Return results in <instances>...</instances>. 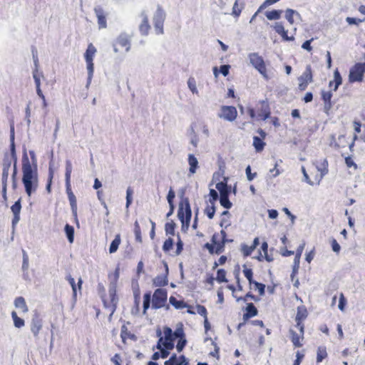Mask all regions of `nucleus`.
<instances>
[{
	"mask_svg": "<svg viewBox=\"0 0 365 365\" xmlns=\"http://www.w3.org/2000/svg\"><path fill=\"white\" fill-rule=\"evenodd\" d=\"M30 155L33 159V163L30 162L26 152L24 153L21 160V181L25 189V192L29 197H31L38 187V173L37 165L35 162V155L33 151H30Z\"/></svg>",
	"mask_w": 365,
	"mask_h": 365,
	"instance_id": "nucleus-1",
	"label": "nucleus"
},
{
	"mask_svg": "<svg viewBox=\"0 0 365 365\" xmlns=\"http://www.w3.org/2000/svg\"><path fill=\"white\" fill-rule=\"evenodd\" d=\"M243 274L248 280L250 291L244 296L237 298V302L242 301L247 302L248 299H252L255 302L260 300V297L265 294V284L258 282L253 279L254 272L252 269L248 267L246 264L242 266Z\"/></svg>",
	"mask_w": 365,
	"mask_h": 365,
	"instance_id": "nucleus-2",
	"label": "nucleus"
},
{
	"mask_svg": "<svg viewBox=\"0 0 365 365\" xmlns=\"http://www.w3.org/2000/svg\"><path fill=\"white\" fill-rule=\"evenodd\" d=\"M328 161L326 158L316 160L309 170V173L306 171L305 168L302 166V171L305 181L310 185H319L323 178L328 173Z\"/></svg>",
	"mask_w": 365,
	"mask_h": 365,
	"instance_id": "nucleus-3",
	"label": "nucleus"
},
{
	"mask_svg": "<svg viewBox=\"0 0 365 365\" xmlns=\"http://www.w3.org/2000/svg\"><path fill=\"white\" fill-rule=\"evenodd\" d=\"M120 277V268L118 267L114 272L108 273V277L110 281L108 294L102 295V301L105 308L110 312V316H112L115 312L118 298L116 294V285Z\"/></svg>",
	"mask_w": 365,
	"mask_h": 365,
	"instance_id": "nucleus-4",
	"label": "nucleus"
},
{
	"mask_svg": "<svg viewBox=\"0 0 365 365\" xmlns=\"http://www.w3.org/2000/svg\"><path fill=\"white\" fill-rule=\"evenodd\" d=\"M308 317V311L305 306H299L297 307V314L295 317V328L299 330L296 332L294 329H289L290 339L294 347H302L303 344L302 341L304 339V321Z\"/></svg>",
	"mask_w": 365,
	"mask_h": 365,
	"instance_id": "nucleus-5",
	"label": "nucleus"
},
{
	"mask_svg": "<svg viewBox=\"0 0 365 365\" xmlns=\"http://www.w3.org/2000/svg\"><path fill=\"white\" fill-rule=\"evenodd\" d=\"M233 240L227 237V233L225 230H221L220 232H215L211 239V243H206L205 247L210 254L220 255L225 251V245L227 242H232Z\"/></svg>",
	"mask_w": 365,
	"mask_h": 365,
	"instance_id": "nucleus-6",
	"label": "nucleus"
},
{
	"mask_svg": "<svg viewBox=\"0 0 365 365\" xmlns=\"http://www.w3.org/2000/svg\"><path fill=\"white\" fill-rule=\"evenodd\" d=\"M163 334L161 336V331H157V335L159 336L156 349L162 347L166 348L167 349H173L175 346L174 342L177 337L182 336V329H177L174 332L172 329L168 327L163 328Z\"/></svg>",
	"mask_w": 365,
	"mask_h": 365,
	"instance_id": "nucleus-7",
	"label": "nucleus"
},
{
	"mask_svg": "<svg viewBox=\"0 0 365 365\" xmlns=\"http://www.w3.org/2000/svg\"><path fill=\"white\" fill-rule=\"evenodd\" d=\"M72 173V164L70 160L66 161V193L70 202L71 208L73 216L77 218V200L75 195L73 194L71 187V176Z\"/></svg>",
	"mask_w": 365,
	"mask_h": 365,
	"instance_id": "nucleus-8",
	"label": "nucleus"
},
{
	"mask_svg": "<svg viewBox=\"0 0 365 365\" xmlns=\"http://www.w3.org/2000/svg\"><path fill=\"white\" fill-rule=\"evenodd\" d=\"M247 113L252 119L257 118L259 120H265L270 118L271 108L267 99L259 101L257 104L256 110L253 108H248Z\"/></svg>",
	"mask_w": 365,
	"mask_h": 365,
	"instance_id": "nucleus-9",
	"label": "nucleus"
},
{
	"mask_svg": "<svg viewBox=\"0 0 365 365\" xmlns=\"http://www.w3.org/2000/svg\"><path fill=\"white\" fill-rule=\"evenodd\" d=\"M365 73V62L356 63L349 70L348 80L350 83L364 81Z\"/></svg>",
	"mask_w": 365,
	"mask_h": 365,
	"instance_id": "nucleus-10",
	"label": "nucleus"
},
{
	"mask_svg": "<svg viewBox=\"0 0 365 365\" xmlns=\"http://www.w3.org/2000/svg\"><path fill=\"white\" fill-rule=\"evenodd\" d=\"M168 300V291L163 288L156 289L152 295V308L158 309L164 307Z\"/></svg>",
	"mask_w": 365,
	"mask_h": 365,
	"instance_id": "nucleus-11",
	"label": "nucleus"
},
{
	"mask_svg": "<svg viewBox=\"0 0 365 365\" xmlns=\"http://www.w3.org/2000/svg\"><path fill=\"white\" fill-rule=\"evenodd\" d=\"M249 58L255 68L257 70L264 78L267 79V71L263 58L257 53H252L249 55Z\"/></svg>",
	"mask_w": 365,
	"mask_h": 365,
	"instance_id": "nucleus-12",
	"label": "nucleus"
},
{
	"mask_svg": "<svg viewBox=\"0 0 365 365\" xmlns=\"http://www.w3.org/2000/svg\"><path fill=\"white\" fill-rule=\"evenodd\" d=\"M130 39L128 34H120L113 43V49L115 53L124 51L128 52L130 49Z\"/></svg>",
	"mask_w": 365,
	"mask_h": 365,
	"instance_id": "nucleus-13",
	"label": "nucleus"
},
{
	"mask_svg": "<svg viewBox=\"0 0 365 365\" xmlns=\"http://www.w3.org/2000/svg\"><path fill=\"white\" fill-rule=\"evenodd\" d=\"M298 88L300 91H305L308 85L313 82V71L311 65H307L302 74L298 77Z\"/></svg>",
	"mask_w": 365,
	"mask_h": 365,
	"instance_id": "nucleus-14",
	"label": "nucleus"
},
{
	"mask_svg": "<svg viewBox=\"0 0 365 365\" xmlns=\"http://www.w3.org/2000/svg\"><path fill=\"white\" fill-rule=\"evenodd\" d=\"M96 53V48L95 46L92 43H89L84 54L85 60L87 64L89 81L92 78L93 75L94 65L93 61Z\"/></svg>",
	"mask_w": 365,
	"mask_h": 365,
	"instance_id": "nucleus-15",
	"label": "nucleus"
},
{
	"mask_svg": "<svg viewBox=\"0 0 365 365\" xmlns=\"http://www.w3.org/2000/svg\"><path fill=\"white\" fill-rule=\"evenodd\" d=\"M165 19V13L162 7L158 6L155 14L153 16V23L154 27L155 30V33L158 35L163 34V25Z\"/></svg>",
	"mask_w": 365,
	"mask_h": 365,
	"instance_id": "nucleus-16",
	"label": "nucleus"
},
{
	"mask_svg": "<svg viewBox=\"0 0 365 365\" xmlns=\"http://www.w3.org/2000/svg\"><path fill=\"white\" fill-rule=\"evenodd\" d=\"M192 212L187 199L181 202L178 212V216L182 223H188L190 220Z\"/></svg>",
	"mask_w": 365,
	"mask_h": 365,
	"instance_id": "nucleus-17",
	"label": "nucleus"
},
{
	"mask_svg": "<svg viewBox=\"0 0 365 365\" xmlns=\"http://www.w3.org/2000/svg\"><path fill=\"white\" fill-rule=\"evenodd\" d=\"M218 116L227 121H234L237 116V110L232 106H222L220 108V113Z\"/></svg>",
	"mask_w": 365,
	"mask_h": 365,
	"instance_id": "nucleus-18",
	"label": "nucleus"
},
{
	"mask_svg": "<svg viewBox=\"0 0 365 365\" xmlns=\"http://www.w3.org/2000/svg\"><path fill=\"white\" fill-rule=\"evenodd\" d=\"M43 320L38 312H35L31 322V331L35 337H37L42 329Z\"/></svg>",
	"mask_w": 365,
	"mask_h": 365,
	"instance_id": "nucleus-19",
	"label": "nucleus"
},
{
	"mask_svg": "<svg viewBox=\"0 0 365 365\" xmlns=\"http://www.w3.org/2000/svg\"><path fill=\"white\" fill-rule=\"evenodd\" d=\"M240 267L239 265H237V267H235V269H234L233 271V274H234V277H235V279L236 280V287L234 286L233 284H228L227 286V288L230 290L232 292V295L233 297L237 299V298L238 297L235 296L234 294L235 292L238 290V291H242L243 289V287L240 282Z\"/></svg>",
	"mask_w": 365,
	"mask_h": 365,
	"instance_id": "nucleus-20",
	"label": "nucleus"
},
{
	"mask_svg": "<svg viewBox=\"0 0 365 365\" xmlns=\"http://www.w3.org/2000/svg\"><path fill=\"white\" fill-rule=\"evenodd\" d=\"M257 133L259 134L260 137L254 136L253 146L255 147L257 152H261L263 150L266 145L264 142V140L266 138V133L262 128H259L257 130Z\"/></svg>",
	"mask_w": 365,
	"mask_h": 365,
	"instance_id": "nucleus-21",
	"label": "nucleus"
},
{
	"mask_svg": "<svg viewBox=\"0 0 365 365\" xmlns=\"http://www.w3.org/2000/svg\"><path fill=\"white\" fill-rule=\"evenodd\" d=\"M14 135H15L14 125V123H12V124H11V126H10V140H11L10 150H11V158L14 160L13 178H14L16 175V149H15V143H14Z\"/></svg>",
	"mask_w": 365,
	"mask_h": 365,
	"instance_id": "nucleus-22",
	"label": "nucleus"
},
{
	"mask_svg": "<svg viewBox=\"0 0 365 365\" xmlns=\"http://www.w3.org/2000/svg\"><path fill=\"white\" fill-rule=\"evenodd\" d=\"M94 12L97 17L99 29L107 28V14L103 10V9L101 6H96L94 8Z\"/></svg>",
	"mask_w": 365,
	"mask_h": 365,
	"instance_id": "nucleus-23",
	"label": "nucleus"
},
{
	"mask_svg": "<svg viewBox=\"0 0 365 365\" xmlns=\"http://www.w3.org/2000/svg\"><path fill=\"white\" fill-rule=\"evenodd\" d=\"M257 259L259 261L266 260L268 262H271L274 260L273 256L268 254V244L267 242L262 243Z\"/></svg>",
	"mask_w": 365,
	"mask_h": 365,
	"instance_id": "nucleus-24",
	"label": "nucleus"
},
{
	"mask_svg": "<svg viewBox=\"0 0 365 365\" xmlns=\"http://www.w3.org/2000/svg\"><path fill=\"white\" fill-rule=\"evenodd\" d=\"M257 314L258 310L257 307L254 305V304L248 303L246 307L243 309V320L246 322L249 320L250 318L257 316Z\"/></svg>",
	"mask_w": 365,
	"mask_h": 365,
	"instance_id": "nucleus-25",
	"label": "nucleus"
},
{
	"mask_svg": "<svg viewBox=\"0 0 365 365\" xmlns=\"http://www.w3.org/2000/svg\"><path fill=\"white\" fill-rule=\"evenodd\" d=\"M140 16L143 20L141 24L139 25V31L143 36H147L150 30L148 16L145 11L141 12Z\"/></svg>",
	"mask_w": 365,
	"mask_h": 365,
	"instance_id": "nucleus-26",
	"label": "nucleus"
},
{
	"mask_svg": "<svg viewBox=\"0 0 365 365\" xmlns=\"http://www.w3.org/2000/svg\"><path fill=\"white\" fill-rule=\"evenodd\" d=\"M259 243V237H255L251 245L242 244L241 245V252L244 257H248L252 255L253 251L256 249Z\"/></svg>",
	"mask_w": 365,
	"mask_h": 365,
	"instance_id": "nucleus-27",
	"label": "nucleus"
},
{
	"mask_svg": "<svg viewBox=\"0 0 365 365\" xmlns=\"http://www.w3.org/2000/svg\"><path fill=\"white\" fill-rule=\"evenodd\" d=\"M332 93L330 91H322L321 92L322 100L324 103V110H326L327 113H328V111L332 107Z\"/></svg>",
	"mask_w": 365,
	"mask_h": 365,
	"instance_id": "nucleus-28",
	"label": "nucleus"
},
{
	"mask_svg": "<svg viewBox=\"0 0 365 365\" xmlns=\"http://www.w3.org/2000/svg\"><path fill=\"white\" fill-rule=\"evenodd\" d=\"M274 31L281 36L284 41H294V36H289L287 31L284 29L283 24L281 22H277L274 26Z\"/></svg>",
	"mask_w": 365,
	"mask_h": 365,
	"instance_id": "nucleus-29",
	"label": "nucleus"
},
{
	"mask_svg": "<svg viewBox=\"0 0 365 365\" xmlns=\"http://www.w3.org/2000/svg\"><path fill=\"white\" fill-rule=\"evenodd\" d=\"M14 304L15 307L19 309L22 313H27L29 312V307L23 297H16L14 299Z\"/></svg>",
	"mask_w": 365,
	"mask_h": 365,
	"instance_id": "nucleus-30",
	"label": "nucleus"
},
{
	"mask_svg": "<svg viewBox=\"0 0 365 365\" xmlns=\"http://www.w3.org/2000/svg\"><path fill=\"white\" fill-rule=\"evenodd\" d=\"M170 304L173 306L176 309H182L189 307V305L183 300H178L176 297L170 296L169 298Z\"/></svg>",
	"mask_w": 365,
	"mask_h": 365,
	"instance_id": "nucleus-31",
	"label": "nucleus"
},
{
	"mask_svg": "<svg viewBox=\"0 0 365 365\" xmlns=\"http://www.w3.org/2000/svg\"><path fill=\"white\" fill-rule=\"evenodd\" d=\"M33 77L34 79V82L36 84V93L37 95L41 98V100H44V95L41 89V80L40 76L38 73V70L36 69L33 73Z\"/></svg>",
	"mask_w": 365,
	"mask_h": 365,
	"instance_id": "nucleus-32",
	"label": "nucleus"
},
{
	"mask_svg": "<svg viewBox=\"0 0 365 365\" xmlns=\"http://www.w3.org/2000/svg\"><path fill=\"white\" fill-rule=\"evenodd\" d=\"M334 83H336V86H334V91H336L339 86L342 83V78L341 76V74L338 70V68H336L334 72V81H331L329 83V86L330 88H332L333 87V85H334Z\"/></svg>",
	"mask_w": 365,
	"mask_h": 365,
	"instance_id": "nucleus-33",
	"label": "nucleus"
},
{
	"mask_svg": "<svg viewBox=\"0 0 365 365\" xmlns=\"http://www.w3.org/2000/svg\"><path fill=\"white\" fill-rule=\"evenodd\" d=\"M188 163L190 165L189 172L190 174H194L198 168V160L193 154H189Z\"/></svg>",
	"mask_w": 365,
	"mask_h": 365,
	"instance_id": "nucleus-34",
	"label": "nucleus"
},
{
	"mask_svg": "<svg viewBox=\"0 0 365 365\" xmlns=\"http://www.w3.org/2000/svg\"><path fill=\"white\" fill-rule=\"evenodd\" d=\"M153 283L155 287H162L168 284V279L165 275L160 274L153 279Z\"/></svg>",
	"mask_w": 365,
	"mask_h": 365,
	"instance_id": "nucleus-35",
	"label": "nucleus"
},
{
	"mask_svg": "<svg viewBox=\"0 0 365 365\" xmlns=\"http://www.w3.org/2000/svg\"><path fill=\"white\" fill-rule=\"evenodd\" d=\"M151 292H147L143 294V314L146 315L148 309L150 307Z\"/></svg>",
	"mask_w": 365,
	"mask_h": 365,
	"instance_id": "nucleus-36",
	"label": "nucleus"
},
{
	"mask_svg": "<svg viewBox=\"0 0 365 365\" xmlns=\"http://www.w3.org/2000/svg\"><path fill=\"white\" fill-rule=\"evenodd\" d=\"M120 337L123 342H125L128 339H135V335L128 330L126 325L123 324L120 329Z\"/></svg>",
	"mask_w": 365,
	"mask_h": 365,
	"instance_id": "nucleus-37",
	"label": "nucleus"
},
{
	"mask_svg": "<svg viewBox=\"0 0 365 365\" xmlns=\"http://www.w3.org/2000/svg\"><path fill=\"white\" fill-rule=\"evenodd\" d=\"M120 243H121L120 235V234H117L115 236L114 240L110 243V247H109V252L110 253L115 252L118 250V247L120 245Z\"/></svg>",
	"mask_w": 365,
	"mask_h": 365,
	"instance_id": "nucleus-38",
	"label": "nucleus"
},
{
	"mask_svg": "<svg viewBox=\"0 0 365 365\" xmlns=\"http://www.w3.org/2000/svg\"><path fill=\"white\" fill-rule=\"evenodd\" d=\"M53 176H54V170H53V168H52V166L50 165L48 168V179H47V183H46V190L47 192L49 194L51 192V185H52Z\"/></svg>",
	"mask_w": 365,
	"mask_h": 365,
	"instance_id": "nucleus-39",
	"label": "nucleus"
},
{
	"mask_svg": "<svg viewBox=\"0 0 365 365\" xmlns=\"http://www.w3.org/2000/svg\"><path fill=\"white\" fill-rule=\"evenodd\" d=\"M216 188L220 192V196L224 195H229L230 190L227 187L226 182H219L216 184Z\"/></svg>",
	"mask_w": 365,
	"mask_h": 365,
	"instance_id": "nucleus-40",
	"label": "nucleus"
},
{
	"mask_svg": "<svg viewBox=\"0 0 365 365\" xmlns=\"http://www.w3.org/2000/svg\"><path fill=\"white\" fill-rule=\"evenodd\" d=\"M11 317L14 321V324L16 328H21L25 325L24 320L19 317H18L16 312L13 311L11 312Z\"/></svg>",
	"mask_w": 365,
	"mask_h": 365,
	"instance_id": "nucleus-41",
	"label": "nucleus"
},
{
	"mask_svg": "<svg viewBox=\"0 0 365 365\" xmlns=\"http://www.w3.org/2000/svg\"><path fill=\"white\" fill-rule=\"evenodd\" d=\"M177 339H179L176 345V349L178 352H180L182 351L184 347L187 344V340L185 338V334L183 330L182 329V336L177 337Z\"/></svg>",
	"mask_w": 365,
	"mask_h": 365,
	"instance_id": "nucleus-42",
	"label": "nucleus"
},
{
	"mask_svg": "<svg viewBox=\"0 0 365 365\" xmlns=\"http://www.w3.org/2000/svg\"><path fill=\"white\" fill-rule=\"evenodd\" d=\"M174 245V241L173 238L168 237L165 240L163 245V250L165 253H170V252L173 250Z\"/></svg>",
	"mask_w": 365,
	"mask_h": 365,
	"instance_id": "nucleus-43",
	"label": "nucleus"
},
{
	"mask_svg": "<svg viewBox=\"0 0 365 365\" xmlns=\"http://www.w3.org/2000/svg\"><path fill=\"white\" fill-rule=\"evenodd\" d=\"M327 352L326 347L319 346L317 349V361L318 363L322 362L323 359L327 358Z\"/></svg>",
	"mask_w": 365,
	"mask_h": 365,
	"instance_id": "nucleus-44",
	"label": "nucleus"
},
{
	"mask_svg": "<svg viewBox=\"0 0 365 365\" xmlns=\"http://www.w3.org/2000/svg\"><path fill=\"white\" fill-rule=\"evenodd\" d=\"M175 223L172 220L170 222H168L165 223V230L167 235H172L173 236L175 235Z\"/></svg>",
	"mask_w": 365,
	"mask_h": 365,
	"instance_id": "nucleus-45",
	"label": "nucleus"
},
{
	"mask_svg": "<svg viewBox=\"0 0 365 365\" xmlns=\"http://www.w3.org/2000/svg\"><path fill=\"white\" fill-rule=\"evenodd\" d=\"M226 275H227V272L224 269H219L217 272V277H216L215 279L219 283L227 282Z\"/></svg>",
	"mask_w": 365,
	"mask_h": 365,
	"instance_id": "nucleus-46",
	"label": "nucleus"
},
{
	"mask_svg": "<svg viewBox=\"0 0 365 365\" xmlns=\"http://www.w3.org/2000/svg\"><path fill=\"white\" fill-rule=\"evenodd\" d=\"M65 232L69 242L72 243L74 240V228L71 225L66 224L65 226Z\"/></svg>",
	"mask_w": 365,
	"mask_h": 365,
	"instance_id": "nucleus-47",
	"label": "nucleus"
},
{
	"mask_svg": "<svg viewBox=\"0 0 365 365\" xmlns=\"http://www.w3.org/2000/svg\"><path fill=\"white\" fill-rule=\"evenodd\" d=\"M282 11L272 10L271 11L266 12V16L269 20H277L280 18Z\"/></svg>",
	"mask_w": 365,
	"mask_h": 365,
	"instance_id": "nucleus-48",
	"label": "nucleus"
},
{
	"mask_svg": "<svg viewBox=\"0 0 365 365\" xmlns=\"http://www.w3.org/2000/svg\"><path fill=\"white\" fill-rule=\"evenodd\" d=\"M220 202L222 207L226 209L231 208L232 204L229 200V195H224L220 196Z\"/></svg>",
	"mask_w": 365,
	"mask_h": 365,
	"instance_id": "nucleus-49",
	"label": "nucleus"
},
{
	"mask_svg": "<svg viewBox=\"0 0 365 365\" xmlns=\"http://www.w3.org/2000/svg\"><path fill=\"white\" fill-rule=\"evenodd\" d=\"M134 234L135 240L138 242H142L141 230L138 222L136 220L134 223Z\"/></svg>",
	"mask_w": 365,
	"mask_h": 365,
	"instance_id": "nucleus-50",
	"label": "nucleus"
},
{
	"mask_svg": "<svg viewBox=\"0 0 365 365\" xmlns=\"http://www.w3.org/2000/svg\"><path fill=\"white\" fill-rule=\"evenodd\" d=\"M205 214L207 216L209 219H212L215 213V204H211V205H207L205 210Z\"/></svg>",
	"mask_w": 365,
	"mask_h": 365,
	"instance_id": "nucleus-51",
	"label": "nucleus"
},
{
	"mask_svg": "<svg viewBox=\"0 0 365 365\" xmlns=\"http://www.w3.org/2000/svg\"><path fill=\"white\" fill-rule=\"evenodd\" d=\"M178 240L176 242V250L174 252L173 254H172L171 255L173 256H178L180 255L182 250H183V242L182 241V240L180 239V236L178 235Z\"/></svg>",
	"mask_w": 365,
	"mask_h": 365,
	"instance_id": "nucleus-52",
	"label": "nucleus"
},
{
	"mask_svg": "<svg viewBox=\"0 0 365 365\" xmlns=\"http://www.w3.org/2000/svg\"><path fill=\"white\" fill-rule=\"evenodd\" d=\"M294 14H297V13L294 10L291 9H287V11L285 12L286 19L289 21V23L290 24H293L294 22Z\"/></svg>",
	"mask_w": 365,
	"mask_h": 365,
	"instance_id": "nucleus-53",
	"label": "nucleus"
},
{
	"mask_svg": "<svg viewBox=\"0 0 365 365\" xmlns=\"http://www.w3.org/2000/svg\"><path fill=\"white\" fill-rule=\"evenodd\" d=\"M13 214H20L21 210V199H19L11 207Z\"/></svg>",
	"mask_w": 365,
	"mask_h": 365,
	"instance_id": "nucleus-54",
	"label": "nucleus"
},
{
	"mask_svg": "<svg viewBox=\"0 0 365 365\" xmlns=\"http://www.w3.org/2000/svg\"><path fill=\"white\" fill-rule=\"evenodd\" d=\"M175 197V193L174 190L170 188L168 191V195H167V200L169 204L170 207H173V205H174V199Z\"/></svg>",
	"mask_w": 365,
	"mask_h": 365,
	"instance_id": "nucleus-55",
	"label": "nucleus"
},
{
	"mask_svg": "<svg viewBox=\"0 0 365 365\" xmlns=\"http://www.w3.org/2000/svg\"><path fill=\"white\" fill-rule=\"evenodd\" d=\"M197 313L200 314V316L203 317L204 318H206L207 317V311L205 306L197 304L196 306Z\"/></svg>",
	"mask_w": 365,
	"mask_h": 365,
	"instance_id": "nucleus-56",
	"label": "nucleus"
},
{
	"mask_svg": "<svg viewBox=\"0 0 365 365\" xmlns=\"http://www.w3.org/2000/svg\"><path fill=\"white\" fill-rule=\"evenodd\" d=\"M66 279L72 287L73 296L76 297L77 294V288L75 279L71 277V275L67 276Z\"/></svg>",
	"mask_w": 365,
	"mask_h": 365,
	"instance_id": "nucleus-57",
	"label": "nucleus"
},
{
	"mask_svg": "<svg viewBox=\"0 0 365 365\" xmlns=\"http://www.w3.org/2000/svg\"><path fill=\"white\" fill-rule=\"evenodd\" d=\"M188 87L193 93H197L196 82L194 78H190L187 81Z\"/></svg>",
	"mask_w": 365,
	"mask_h": 365,
	"instance_id": "nucleus-58",
	"label": "nucleus"
},
{
	"mask_svg": "<svg viewBox=\"0 0 365 365\" xmlns=\"http://www.w3.org/2000/svg\"><path fill=\"white\" fill-rule=\"evenodd\" d=\"M345 163L347 168H354V170L358 168L357 165L354 162L353 159L350 156L345 158Z\"/></svg>",
	"mask_w": 365,
	"mask_h": 365,
	"instance_id": "nucleus-59",
	"label": "nucleus"
},
{
	"mask_svg": "<svg viewBox=\"0 0 365 365\" xmlns=\"http://www.w3.org/2000/svg\"><path fill=\"white\" fill-rule=\"evenodd\" d=\"M242 11V6H239L238 4V0H236L233 8H232V14L235 15L236 16H239L240 13Z\"/></svg>",
	"mask_w": 365,
	"mask_h": 365,
	"instance_id": "nucleus-60",
	"label": "nucleus"
},
{
	"mask_svg": "<svg viewBox=\"0 0 365 365\" xmlns=\"http://www.w3.org/2000/svg\"><path fill=\"white\" fill-rule=\"evenodd\" d=\"M133 190L128 187L126 190V207H128L132 203Z\"/></svg>",
	"mask_w": 365,
	"mask_h": 365,
	"instance_id": "nucleus-61",
	"label": "nucleus"
},
{
	"mask_svg": "<svg viewBox=\"0 0 365 365\" xmlns=\"http://www.w3.org/2000/svg\"><path fill=\"white\" fill-rule=\"evenodd\" d=\"M10 165H11L10 161H9L7 163H4V164L2 178H3V180H4L5 181H6L7 178H8V171H9V168Z\"/></svg>",
	"mask_w": 365,
	"mask_h": 365,
	"instance_id": "nucleus-62",
	"label": "nucleus"
},
{
	"mask_svg": "<svg viewBox=\"0 0 365 365\" xmlns=\"http://www.w3.org/2000/svg\"><path fill=\"white\" fill-rule=\"evenodd\" d=\"M210 202L211 204H215V202L218 199V194L217 191L214 189H211L210 190Z\"/></svg>",
	"mask_w": 365,
	"mask_h": 365,
	"instance_id": "nucleus-63",
	"label": "nucleus"
},
{
	"mask_svg": "<svg viewBox=\"0 0 365 365\" xmlns=\"http://www.w3.org/2000/svg\"><path fill=\"white\" fill-rule=\"evenodd\" d=\"M188 361L184 355H181L178 358L177 357L175 365H188Z\"/></svg>",
	"mask_w": 365,
	"mask_h": 365,
	"instance_id": "nucleus-64",
	"label": "nucleus"
}]
</instances>
